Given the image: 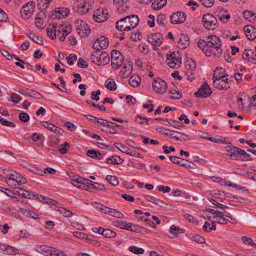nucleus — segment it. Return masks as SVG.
I'll return each mask as SVG.
<instances>
[{
    "label": "nucleus",
    "instance_id": "obj_1",
    "mask_svg": "<svg viewBox=\"0 0 256 256\" xmlns=\"http://www.w3.org/2000/svg\"><path fill=\"white\" fill-rule=\"evenodd\" d=\"M197 45L206 56L218 58L222 56V41L216 35H209L206 40H199Z\"/></svg>",
    "mask_w": 256,
    "mask_h": 256
},
{
    "label": "nucleus",
    "instance_id": "obj_2",
    "mask_svg": "<svg viewBox=\"0 0 256 256\" xmlns=\"http://www.w3.org/2000/svg\"><path fill=\"white\" fill-rule=\"evenodd\" d=\"M216 69L220 72L218 74L215 70L214 72L212 78L214 86L219 90H228L230 88L228 75L224 74V70L222 68L217 67Z\"/></svg>",
    "mask_w": 256,
    "mask_h": 256
},
{
    "label": "nucleus",
    "instance_id": "obj_3",
    "mask_svg": "<svg viewBox=\"0 0 256 256\" xmlns=\"http://www.w3.org/2000/svg\"><path fill=\"white\" fill-rule=\"evenodd\" d=\"M90 59L92 63L98 66H104L108 63L110 56L107 52L98 50L92 53Z\"/></svg>",
    "mask_w": 256,
    "mask_h": 256
},
{
    "label": "nucleus",
    "instance_id": "obj_4",
    "mask_svg": "<svg viewBox=\"0 0 256 256\" xmlns=\"http://www.w3.org/2000/svg\"><path fill=\"white\" fill-rule=\"evenodd\" d=\"M202 23L203 26L208 30H214L218 26V22L216 18L210 13L204 14Z\"/></svg>",
    "mask_w": 256,
    "mask_h": 256
},
{
    "label": "nucleus",
    "instance_id": "obj_5",
    "mask_svg": "<svg viewBox=\"0 0 256 256\" xmlns=\"http://www.w3.org/2000/svg\"><path fill=\"white\" fill-rule=\"evenodd\" d=\"M166 61L170 68H177L182 64V56L178 52H172L169 54H167Z\"/></svg>",
    "mask_w": 256,
    "mask_h": 256
},
{
    "label": "nucleus",
    "instance_id": "obj_6",
    "mask_svg": "<svg viewBox=\"0 0 256 256\" xmlns=\"http://www.w3.org/2000/svg\"><path fill=\"white\" fill-rule=\"evenodd\" d=\"M37 251L45 256H65L63 252L60 250L45 245L40 246L38 248Z\"/></svg>",
    "mask_w": 256,
    "mask_h": 256
},
{
    "label": "nucleus",
    "instance_id": "obj_7",
    "mask_svg": "<svg viewBox=\"0 0 256 256\" xmlns=\"http://www.w3.org/2000/svg\"><path fill=\"white\" fill-rule=\"evenodd\" d=\"M112 66L114 70L118 69L124 62V58L122 53L116 50H112L111 53Z\"/></svg>",
    "mask_w": 256,
    "mask_h": 256
},
{
    "label": "nucleus",
    "instance_id": "obj_8",
    "mask_svg": "<svg viewBox=\"0 0 256 256\" xmlns=\"http://www.w3.org/2000/svg\"><path fill=\"white\" fill-rule=\"evenodd\" d=\"M76 32L78 34L82 37L87 36L90 32V30L88 24L82 20L76 21Z\"/></svg>",
    "mask_w": 256,
    "mask_h": 256
},
{
    "label": "nucleus",
    "instance_id": "obj_9",
    "mask_svg": "<svg viewBox=\"0 0 256 256\" xmlns=\"http://www.w3.org/2000/svg\"><path fill=\"white\" fill-rule=\"evenodd\" d=\"M56 31L59 40L63 42L65 40L66 36L71 32L72 27L70 25L68 26L65 24H60Z\"/></svg>",
    "mask_w": 256,
    "mask_h": 256
},
{
    "label": "nucleus",
    "instance_id": "obj_10",
    "mask_svg": "<svg viewBox=\"0 0 256 256\" xmlns=\"http://www.w3.org/2000/svg\"><path fill=\"white\" fill-rule=\"evenodd\" d=\"M152 88L157 93H164L167 88L166 83L160 78L154 79L152 82Z\"/></svg>",
    "mask_w": 256,
    "mask_h": 256
},
{
    "label": "nucleus",
    "instance_id": "obj_11",
    "mask_svg": "<svg viewBox=\"0 0 256 256\" xmlns=\"http://www.w3.org/2000/svg\"><path fill=\"white\" fill-rule=\"evenodd\" d=\"M34 5L33 2H28L24 5L20 10L22 17L24 19L30 18L34 12Z\"/></svg>",
    "mask_w": 256,
    "mask_h": 256
},
{
    "label": "nucleus",
    "instance_id": "obj_12",
    "mask_svg": "<svg viewBox=\"0 0 256 256\" xmlns=\"http://www.w3.org/2000/svg\"><path fill=\"white\" fill-rule=\"evenodd\" d=\"M108 38L104 36H102L94 42L93 48L96 50H100L101 51V50L106 49L108 47Z\"/></svg>",
    "mask_w": 256,
    "mask_h": 256
},
{
    "label": "nucleus",
    "instance_id": "obj_13",
    "mask_svg": "<svg viewBox=\"0 0 256 256\" xmlns=\"http://www.w3.org/2000/svg\"><path fill=\"white\" fill-rule=\"evenodd\" d=\"M212 92L210 86L206 82L200 86L194 94L196 97L207 98L211 94Z\"/></svg>",
    "mask_w": 256,
    "mask_h": 256
},
{
    "label": "nucleus",
    "instance_id": "obj_14",
    "mask_svg": "<svg viewBox=\"0 0 256 256\" xmlns=\"http://www.w3.org/2000/svg\"><path fill=\"white\" fill-rule=\"evenodd\" d=\"M164 36L160 33H153L148 36V42L152 46H160L162 43Z\"/></svg>",
    "mask_w": 256,
    "mask_h": 256
},
{
    "label": "nucleus",
    "instance_id": "obj_15",
    "mask_svg": "<svg viewBox=\"0 0 256 256\" xmlns=\"http://www.w3.org/2000/svg\"><path fill=\"white\" fill-rule=\"evenodd\" d=\"M94 20L99 23L106 20L108 18V14L106 10H97L93 12Z\"/></svg>",
    "mask_w": 256,
    "mask_h": 256
},
{
    "label": "nucleus",
    "instance_id": "obj_16",
    "mask_svg": "<svg viewBox=\"0 0 256 256\" xmlns=\"http://www.w3.org/2000/svg\"><path fill=\"white\" fill-rule=\"evenodd\" d=\"M186 16L185 13L178 12L174 13L170 17V22L172 24H182L186 20Z\"/></svg>",
    "mask_w": 256,
    "mask_h": 256
},
{
    "label": "nucleus",
    "instance_id": "obj_17",
    "mask_svg": "<svg viewBox=\"0 0 256 256\" xmlns=\"http://www.w3.org/2000/svg\"><path fill=\"white\" fill-rule=\"evenodd\" d=\"M248 40H253L256 38V28L251 25H246L243 28Z\"/></svg>",
    "mask_w": 256,
    "mask_h": 256
},
{
    "label": "nucleus",
    "instance_id": "obj_18",
    "mask_svg": "<svg viewBox=\"0 0 256 256\" xmlns=\"http://www.w3.org/2000/svg\"><path fill=\"white\" fill-rule=\"evenodd\" d=\"M128 16V26H126L125 30H127V31H129L132 29L136 28L140 21L139 18L137 15L136 14H131L129 16Z\"/></svg>",
    "mask_w": 256,
    "mask_h": 256
},
{
    "label": "nucleus",
    "instance_id": "obj_19",
    "mask_svg": "<svg viewBox=\"0 0 256 256\" xmlns=\"http://www.w3.org/2000/svg\"><path fill=\"white\" fill-rule=\"evenodd\" d=\"M42 124L48 130L52 131L56 134L62 135L64 130L58 127H57L51 123L47 122H41Z\"/></svg>",
    "mask_w": 256,
    "mask_h": 256
},
{
    "label": "nucleus",
    "instance_id": "obj_20",
    "mask_svg": "<svg viewBox=\"0 0 256 256\" xmlns=\"http://www.w3.org/2000/svg\"><path fill=\"white\" fill-rule=\"evenodd\" d=\"M127 61V60L126 62ZM132 70V62L130 60H128L126 64L125 62V64H124L122 67V70H121L120 73L122 74V76L123 78H128L130 74H131Z\"/></svg>",
    "mask_w": 256,
    "mask_h": 256
},
{
    "label": "nucleus",
    "instance_id": "obj_21",
    "mask_svg": "<svg viewBox=\"0 0 256 256\" xmlns=\"http://www.w3.org/2000/svg\"><path fill=\"white\" fill-rule=\"evenodd\" d=\"M170 160L175 164H177L180 166H182L185 168H193L192 166H190L188 164V160L180 158L176 156H170L169 157Z\"/></svg>",
    "mask_w": 256,
    "mask_h": 256
},
{
    "label": "nucleus",
    "instance_id": "obj_22",
    "mask_svg": "<svg viewBox=\"0 0 256 256\" xmlns=\"http://www.w3.org/2000/svg\"><path fill=\"white\" fill-rule=\"evenodd\" d=\"M70 11L68 8H57L54 12L52 14V16L55 18L61 19L68 16Z\"/></svg>",
    "mask_w": 256,
    "mask_h": 256
},
{
    "label": "nucleus",
    "instance_id": "obj_23",
    "mask_svg": "<svg viewBox=\"0 0 256 256\" xmlns=\"http://www.w3.org/2000/svg\"><path fill=\"white\" fill-rule=\"evenodd\" d=\"M228 214H225V212H218V215H214L213 218L215 219L216 222L219 224H226L228 220Z\"/></svg>",
    "mask_w": 256,
    "mask_h": 256
},
{
    "label": "nucleus",
    "instance_id": "obj_24",
    "mask_svg": "<svg viewBox=\"0 0 256 256\" xmlns=\"http://www.w3.org/2000/svg\"><path fill=\"white\" fill-rule=\"evenodd\" d=\"M46 14H45V12L44 10H40L36 15V25L38 28L42 29L44 28V22L42 20L46 18Z\"/></svg>",
    "mask_w": 256,
    "mask_h": 256
},
{
    "label": "nucleus",
    "instance_id": "obj_25",
    "mask_svg": "<svg viewBox=\"0 0 256 256\" xmlns=\"http://www.w3.org/2000/svg\"><path fill=\"white\" fill-rule=\"evenodd\" d=\"M18 188V191H17L16 192L19 195H20L25 198L36 200V198L37 194L36 193L33 192L31 191H28L22 188Z\"/></svg>",
    "mask_w": 256,
    "mask_h": 256
},
{
    "label": "nucleus",
    "instance_id": "obj_26",
    "mask_svg": "<svg viewBox=\"0 0 256 256\" xmlns=\"http://www.w3.org/2000/svg\"><path fill=\"white\" fill-rule=\"evenodd\" d=\"M57 24H50L46 28V34L52 40H54L56 38V32Z\"/></svg>",
    "mask_w": 256,
    "mask_h": 256
},
{
    "label": "nucleus",
    "instance_id": "obj_27",
    "mask_svg": "<svg viewBox=\"0 0 256 256\" xmlns=\"http://www.w3.org/2000/svg\"><path fill=\"white\" fill-rule=\"evenodd\" d=\"M189 44L190 40L188 36L184 34H182L178 43V46L181 49H184Z\"/></svg>",
    "mask_w": 256,
    "mask_h": 256
},
{
    "label": "nucleus",
    "instance_id": "obj_28",
    "mask_svg": "<svg viewBox=\"0 0 256 256\" xmlns=\"http://www.w3.org/2000/svg\"><path fill=\"white\" fill-rule=\"evenodd\" d=\"M128 18L129 17L126 16L118 20L116 23V28L120 31H127L125 28L129 25L127 20Z\"/></svg>",
    "mask_w": 256,
    "mask_h": 256
},
{
    "label": "nucleus",
    "instance_id": "obj_29",
    "mask_svg": "<svg viewBox=\"0 0 256 256\" xmlns=\"http://www.w3.org/2000/svg\"><path fill=\"white\" fill-rule=\"evenodd\" d=\"M124 160L117 155L112 156L106 160V162L108 164L118 165L122 164Z\"/></svg>",
    "mask_w": 256,
    "mask_h": 256
},
{
    "label": "nucleus",
    "instance_id": "obj_30",
    "mask_svg": "<svg viewBox=\"0 0 256 256\" xmlns=\"http://www.w3.org/2000/svg\"><path fill=\"white\" fill-rule=\"evenodd\" d=\"M144 228H142L138 225L128 222V225L126 228V230L139 233L143 232L144 231Z\"/></svg>",
    "mask_w": 256,
    "mask_h": 256
},
{
    "label": "nucleus",
    "instance_id": "obj_31",
    "mask_svg": "<svg viewBox=\"0 0 256 256\" xmlns=\"http://www.w3.org/2000/svg\"><path fill=\"white\" fill-rule=\"evenodd\" d=\"M105 214H108L111 216L116 218H122L124 217V215L116 209L107 208L106 210L104 212Z\"/></svg>",
    "mask_w": 256,
    "mask_h": 256
},
{
    "label": "nucleus",
    "instance_id": "obj_32",
    "mask_svg": "<svg viewBox=\"0 0 256 256\" xmlns=\"http://www.w3.org/2000/svg\"><path fill=\"white\" fill-rule=\"evenodd\" d=\"M224 150L226 152L230 153V154H234L240 156L241 154H244L242 152V149L233 146H226Z\"/></svg>",
    "mask_w": 256,
    "mask_h": 256
},
{
    "label": "nucleus",
    "instance_id": "obj_33",
    "mask_svg": "<svg viewBox=\"0 0 256 256\" xmlns=\"http://www.w3.org/2000/svg\"><path fill=\"white\" fill-rule=\"evenodd\" d=\"M86 182V186L96 190H103L105 189V186L102 184L92 182L89 180H87Z\"/></svg>",
    "mask_w": 256,
    "mask_h": 256
},
{
    "label": "nucleus",
    "instance_id": "obj_34",
    "mask_svg": "<svg viewBox=\"0 0 256 256\" xmlns=\"http://www.w3.org/2000/svg\"><path fill=\"white\" fill-rule=\"evenodd\" d=\"M128 82L132 86L138 87L140 84V78L137 74H133L130 78Z\"/></svg>",
    "mask_w": 256,
    "mask_h": 256
},
{
    "label": "nucleus",
    "instance_id": "obj_35",
    "mask_svg": "<svg viewBox=\"0 0 256 256\" xmlns=\"http://www.w3.org/2000/svg\"><path fill=\"white\" fill-rule=\"evenodd\" d=\"M186 235L189 239L198 244H202L205 243V239L200 235L194 234H187Z\"/></svg>",
    "mask_w": 256,
    "mask_h": 256
},
{
    "label": "nucleus",
    "instance_id": "obj_36",
    "mask_svg": "<svg viewBox=\"0 0 256 256\" xmlns=\"http://www.w3.org/2000/svg\"><path fill=\"white\" fill-rule=\"evenodd\" d=\"M156 130L159 133L165 135L166 136H168V137L172 138H173V132H176L178 134H181V132L174 130H170L168 129L162 128H158L156 129Z\"/></svg>",
    "mask_w": 256,
    "mask_h": 256
},
{
    "label": "nucleus",
    "instance_id": "obj_37",
    "mask_svg": "<svg viewBox=\"0 0 256 256\" xmlns=\"http://www.w3.org/2000/svg\"><path fill=\"white\" fill-rule=\"evenodd\" d=\"M55 210L59 212L60 214L66 218H70L74 215V214L70 210L63 207H56L55 208Z\"/></svg>",
    "mask_w": 256,
    "mask_h": 256
},
{
    "label": "nucleus",
    "instance_id": "obj_38",
    "mask_svg": "<svg viewBox=\"0 0 256 256\" xmlns=\"http://www.w3.org/2000/svg\"><path fill=\"white\" fill-rule=\"evenodd\" d=\"M166 0H154L152 4V6L154 10H159L166 5Z\"/></svg>",
    "mask_w": 256,
    "mask_h": 256
},
{
    "label": "nucleus",
    "instance_id": "obj_39",
    "mask_svg": "<svg viewBox=\"0 0 256 256\" xmlns=\"http://www.w3.org/2000/svg\"><path fill=\"white\" fill-rule=\"evenodd\" d=\"M26 34L36 44H43L44 42L42 39L38 36L35 35L31 32H26Z\"/></svg>",
    "mask_w": 256,
    "mask_h": 256
},
{
    "label": "nucleus",
    "instance_id": "obj_40",
    "mask_svg": "<svg viewBox=\"0 0 256 256\" xmlns=\"http://www.w3.org/2000/svg\"><path fill=\"white\" fill-rule=\"evenodd\" d=\"M89 10L88 6L80 3L78 5L77 12L80 14H86Z\"/></svg>",
    "mask_w": 256,
    "mask_h": 256
},
{
    "label": "nucleus",
    "instance_id": "obj_41",
    "mask_svg": "<svg viewBox=\"0 0 256 256\" xmlns=\"http://www.w3.org/2000/svg\"><path fill=\"white\" fill-rule=\"evenodd\" d=\"M254 52L250 50H246L242 54V58L249 62H252V58H254Z\"/></svg>",
    "mask_w": 256,
    "mask_h": 256
},
{
    "label": "nucleus",
    "instance_id": "obj_42",
    "mask_svg": "<svg viewBox=\"0 0 256 256\" xmlns=\"http://www.w3.org/2000/svg\"><path fill=\"white\" fill-rule=\"evenodd\" d=\"M72 184L76 187L79 188L80 184H84L86 185V181L87 179L84 178L82 177L76 178H72Z\"/></svg>",
    "mask_w": 256,
    "mask_h": 256
},
{
    "label": "nucleus",
    "instance_id": "obj_43",
    "mask_svg": "<svg viewBox=\"0 0 256 256\" xmlns=\"http://www.w3.org/2000/svg\"><path fill=\"white\" fill-rule=\"evenodd\" d=\"M105 86L106 88L112 91L115 90L116 88V84L112 80H107L105 82Z\"/></svg>",
    "mask_w": 256,
    "mask_h": 256
},
{
    "label": "nucleus",
    "instance_id": "obj_44",
    "mask_svg": "<svg viewBox=\"0 0 256 256\" xmlns=\"http://www.w3.org/2000/svg\"><path fill=\"white\" fill-rule=\"evenodd\" d=\"M106 180L112 185L117 186L119 184V181L117 177L115 176L108 175L106 177Z\"/></svg>",
    "mask_w": 256,
    "mask_h": 256
},
{
    "label": "nucleus",
    "instance_id": "obj_45",
    "mask_svg": "<svg viewBox=\"0 0 256 256\" xmlns=\"http://www.w3.org/2000/svg\"><path fill=\"white\" fill-rule=\"evenodd\" d=\"M196 68V64H193V66H190V70L186 72V75L187 76V78L188 80H189L190 82H192L193 80L195 79V76L192 72V70L193 68Z\"/></svg>",
    "mask_w": 256,
    "mask_h": 256
},
{
    "label": "nucleus",
    "instance_id": "obj_46",
    "mask_svg": "<svg viewBox=\"0 0 256 256\" xmlns=\"http://www.w3.org/2000/svg\"><path fill=\"white\" fill-rule=\"evenodd\" d=\"M102 235L108 238H114L116 235V232L110 229H104V230H102Z\"/></svg>",
    "mask_w": 256,
    "mask_h": 256
},
{
    "label": "nucleus",
    "instance_id": "obj_47",
    "mask_svg": "<svg viewBox=\"0 0 256 256\" xmlns=\"http://www.w3.org/2000/svg\"><path fill=\"white\" fill-rule=\"evenodd\" d=\"M136 120L140 124H148V122L149 120H152L147 118L146 117H144L141 116L140 115H137L136 117Z\"/></svg>",
    "mask_w": 256,
    "mask_h": 256
},
{
    "label": "nucleus",
    "instance_id": "obj_48",
    "mask_svg": "<svg viewBox=\"0 0 256 256\" xmlns=\"http://www.w3.org/2000/svg\"><path fill=\"white\" fill-rule=\"evenodd\" d=\"M242 240L244 244H248L254 248H256V243L254 242L252 239L250 238L243 236L242 237Z\"/></svg>",
    "mask_w": 256,
    "mask_h": 256
},
{
    "label": "nucleus",
    "instance_id": "obj_49",
    "mask_svg": "<svg viewBox=\"0 0 256 256\" xmlns=\"http://www.w3.org/2000/svg\"><path fill=\"white\" fill-rule=\"evenodd\" d=\"M130 252L136 254H141L144 253V250L142 248H138L135 246H132L128 248Z\"/></svg>",
    "mask_w": 256,
    "mask_h": 256
},
{
    "label": "nucleus",
    "instance_id": "obj_50",
    "mask_svg": "<svg viewBox=\"0 0 256 256\" xmlns=\"http://www.w3.org/2000/svg\"><path fill=\"white\" fill-rule=\"evenodd\" d=\"M7 251L4 252L5 254L7 255H16L18 254V250L8 245V246H6Z\"/></svg>",
    "mask_w": 256,
    "mask_h": 256
},
{
    "label": "nucleus",
    "instance_id": "obj_51",
    "mask_svg": "<svg viewBox=\"0 0 256 256\" xmlns=\"http://www.w3.org/2000/svg\"><path fill=\"white\" fill-rule=\"evenodd\" d=\"M114 145L123 153L127 154L129 150V148L128 147L120 143L114 142Z\"/></svg>",
    "mask_w": 256,
    "mask_h": 256
},
{
    "label": "nucleus",
    "instance_id": "obj_52",
    "mask_svg": "<svg viewBox=\"0 0 256 256\" xmlns=\"http://www.w3.org/2000/svg\"><path fill=\"white\" fill-rule=\"evenodd\" d=\"M66 60L68 64L70 66H72L74 64V62L77 60V56L74 54H70L66 58Z\"/></svg>",
    "mask_w": 256,
    "mask_h": 256
},
{
    "label": "nucleus",
    "instance_id": "obj_53",
    "mask_svg": "<svg viewBox=\"0 0 256 256\" xmlns=\"http://www.w3.org/2000/svg\"><path fill=\"white\" fill-rule=\"evenodd\" d=\"M52 0H38V4L42 9H46L49 6Z\"/></svg>",
    "mask_w": 256,
    "mask_h": 256
},
{
    "label": "nucleus",
    "instance_id": "obj_54",
    "mask_svg": "<svg viewBox=\"0 0 256 256\" xmlns=\"http://www.w3.org/2000/svg\"><path fill=\"white\" fill-rule=\"evenodd\" d=\"M170 92L172 94V96H170V98L171 99L178 100L182 96V94L180 92H177L176 90H171Z\"/></svg>",
    "mask_w": 256,
    "mask_h": 256
},
{
    "label": "nucleus",
    "instance_id": "obj_55",
    "mask_svg": "<svg viewBox=\"0 0 256 256\" xmlns=\"http://www.w3.org/2000/svg\"><path fill=\"white\" fill-rule=\"evenodd\" d=\"M86 154L92 158H96L101 156V153L98 150H90L87 151Z\"/></svg>",
    "mask_w": 256,
    "mask_h": 256
},
{
    "label": "nucleus",
    "instance_id": "obj_56",
    "mask_svg": "<svg viewBox=\"0 0 256 256\" xmlns=\"http://www.w3.org/2000/svg\"><path fill=\"white\" fill-rule=\"evenodd\" d=\"M67 146H69V144L66 142L62 144H60L58 146V150L62 154H66L68 152Z\"/></svg>",
    "mask_w": 256,
    "mask_h": 256
},
{
    "label": "nucleus",
    "instance_id": "obj_57",
    "mask_svg": "<svg viewBox=\"0 0 256 256\" xmlns=\"http://www.w3.org/2000/svg\"><path fill=\"white\" fill-rule=\"evenodd\" d=\"M170 232L172 234H178L184 233V230L174 225H172L170 228Z\"/></svg>",
    "mask_w": 256,
    "mask_h": 256
},
{
    "label": "nucleus",
    "instance_id": "obj_58",
    "mask_svg": "<svg viewBox=\"0 0 256 256\" xmlns=\"http://www.w3.org/2000/svg\"><path fill=\"white\" fill-rule=\"evenodd\" d=\"M0 122L2 126H7L10 128H14L16 126V124L14 122L7 120L2 118H0Z\"/></svg>",
    "mask_w": 256,
    "mask_h": 256
},
{
    "label": "nucleus",
    "instance_id": "obj_59",
    "mask_svg": "<svg viewBox=\"0 0 256 256\" xmlns=\"http://www.w3.org/2000/svg\"><path fill=\"white\" fill-rule=\"evenodd\" d=\"M114 225L115 226L126 230V228L128 225V222H126L116 220L114 222Z\"/></svg>",
    "mask_w": 256,
    "mask_h": 256
},
{
    "label": "nucleus",
    "instance_id": "obj_60",
    "mask_svg": "<svg viewBox=\"0 0 256 256\" xmlns=\"http://www.w3.org/2000/svg\"><path fill=\"white\" fill-rule=\"evenodd\" d=\"M19 119L24 122H28L30 120L29 115L24 112H22L19 114Z\"/></svg>",
    "mask_w": 256,
    "mask_h": 256
},
{
    "label": "nucleus",
    "instance_id": "obj_61",
    "mask_svg": "<svg viewBox=\"0 0 256 256\" xmlns=\"http://www.w3.org/2000/svg\"><path fill=\"white\" fill-rule=\"evenodd\" d=\"M226 194L227 195H226V194H225L224 198L232 202H240L241 200H242V198H238V196H228V193Z\"/></svg>",
    "mask_w": 256,
    "mask_h": 256
},
{
    "label": "nucleus",
    "instance_id": "obj_62",
    "mask_svg": "<svg viewBox=\"0 0 256 256\" xmlns=\"http://www.w3.org/2000/svg\"><path fill=\"white\" fill-rule=\"evenodd\" d=\"M77 65L78 68H86L88 66V63L82 58L78 59Z\"/></svg>",
    "mask_w": 256,
    "mask_h": 256
},
{
    "label": "nucleus",
    "instance_id": "obj_63",
    "mask_svg": "<svg viewBox=\"0 0 256 256\" xmlns=\"http://www.w3.org/2000/svg\"><path fill=\"white\" fill-rule=\"evenodd\" d=\"M18 92L26 96H30V93L34 92V90L29 89V88H26V89H20L18 90Z\"/></svg>",
    "mask_w": 256,
    "mask_h": 256
},
{
    "label": "nucleus",
    "instance_id": "obj_64",
    "mask_svg": "<svg viewBox=\"0 0 256 256\" xmlns=\"http://www.w3.org/2000/svg\"><path fill=\"white\" fill-rule=\"evenodd\" d=\"M156 190L158 191L162 192L163 193H167L170 192L171 188L170 186L160 185L157 186Z\"/></svg>",
    "mask_w": 256,
    "mask_h": 256
}]
</instances>
